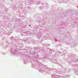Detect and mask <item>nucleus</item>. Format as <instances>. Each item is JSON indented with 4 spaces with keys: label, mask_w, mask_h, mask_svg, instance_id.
Listing matches in <instances>:
<instances>
[{
    "label": "nucleus",
    "mask_w": 78,
    "mask_h": 78,
    "mask_svg": "<svg viewBox=\"0 0 78 78\" xmlns=\"http://www.w3.org/2000/svg\"><path fill=\"white\" fill-rule=\"evenodd\" d=\"M30 25H29V26H30Z\"/></svg>",
    "instance_id": "obj_1"
}]
</instances>
